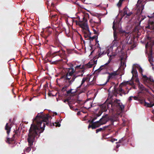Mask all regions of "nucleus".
I'll use <instances>...</instances> for the list:
<instances>
[{
	"label": "nucleus",
	"instance_id": "obj_35",
	"mask_svg": "<svg viewBox=\"0 0 154 154\" xmlns=\"http://www.w3.org/2000/svg\"><path fill=\"white\" fill-rule=\"evenodd\" d=\"M132 98H133V99L135 100H140V99L139 98V97H137L136 96H132Z\"/></svg>",
	"mask_w": 154,
	"mask_h": 154
},
{
	"label": "nucleus",
	"instance_id": "obj_55",
	"mask_svg": "<svg viewBox=\"0 0 154 154\" xmlns=\"http://www.w3.org/2000/svg\"><path fill=\"white\" fill-rule=\"evenodd\" d=\"M152 62H150V64H151V66H153V64L152 63Z\"/></svg>",
	"mask_w": 154,
	"mask_h": 154
},
{
	"label": "nucleus",
	"instance_id": "obj_28",
	"mask_svg": "<svg viewBox=\"0 0 154 154\" xmlns=\"http://www.w3.org/2000/svg\"><path fill=\"white\" fill-rule=\"evenodd\" d=\"M68 105H69L70 108L71 109H72L73 110H78V109L77 108L75 109L74 108H73V106H72L70 102H68Z\"/></svg>",
	"mask_w": 154,
	"mask_h": 154
},
{
	"label": "nucleus",
	"instance_id": "obj_6",
	"mask_svg": "<svg viewBox=\"0 0 154 154\" xmlns=\"http://www.w3.org/2000/svg\"><path fill=\"white\" fill-rule=\"evenodd\" d=\"M117 116H103L99 120L98 125L97 127H99L101 125L104 124L109 120L111 123H113L115 121H116L118 118Z\"/></svg>",
	"mask_w": 154,
	"mask_h": 154
},
{
	"label": "nucleus",
	"instance_id": "obj_29",
	"mask_svg": "<svg viewBox=\"0 0 154 154\" xmlns=\"http://www.w3.org/2000/svg\"><path fill=\"white\" fill-rule=\"evenodd\" d=\"M135 67H137L138 69L139 70V72L142 75H143L142 72H143V69L142 68L140 67V66H136Z\"/></svg>",
	"mask_w": 154,
	"mask_h": 154
},
{
	"label": "nucleus",
	"instance_id": "obj_37",
	"mask_svg": "<svg viewBox=\"0 0 154 154\" xmlns=\"http://www.w3.org/2000/svg\"><path fill=\"white\" fill-rule=\"evenodd\" d=\"M92 15L94 16H96L97 17H99V15L98 14H97V13H94V14H93Z\"/></svg>",
	"mask_w": 154,
	"mask_h": 154
},
{
	"label": "nucleus",
	"instance_id": "obj_22",
	"mask_svg": "<svg viewBox=\"0 0 154 154\" xmlns=\"http://www.w3.org/2000/svg\"><path fill=\"white\" fill-rule=\"evenodd\" d=\"M144 105L148 107H152L153 106H154V103L152 104V103H149L146 102H145L144 103Z\"/></svg>",
	"mask_w": 154,
	"mask_h": 154
},
{
	"label": "nucleus",
	"instance_id": "obj_27",
	"mask_svg": "<svg viewBox=\"0 0 154 154\" xmlns=\"http://www.w3.org/2000/svg\"><path fill=\"white\" fill-rule=\"evenodd\" d=\"M58 34L57 33H56L55 35V40L57 42H59V38H58Z\"/></svg>",
	"mask_w": 154,
	"mask_h": 154
},
{
	"label": "nucleus",
	"instance_id": "obj_51",
	"mask_svg": "<svg viewBox=\"0 0 154 154\" xmlns=\"http://www.w3.org/2000/svg\"><path fill=\"white\" fill-rule=\"evenodd\" d=\"M151 119L153 120H154V116H152L151 117Z\"/></svg>",
	"mask_w": 154,
	"mask_h": 154
},
{
	"label": "nucleus",
	"instance_id": "obj_26",
	"mask_svg": "<svg viewBox=\"0 0 154 154\" xmlns=\"http://www.w3.org/2000/svg\"><path fill=\"white\" fill-rule=\"evenodd\" d=\"M114 93L113 94V95H114L116 97H117L118 93V89L116 88V86L115 85L114 87Z\"/></svg>",
	"mask_w": 154,
	"mask_h": 154
},
{
	"label": "nucleus",
	"instance_id": "obj_45",
	"mask_svg": "<svg viewBox=\"0 0 154 154\" xmlns=\"http://www.w3.org/2000/svg\"><path fill=\"white\" fill-rule=\"evenodd\" d=\"M149 62H152V58H150L149 59Z\"/></svg>",
	"mask_w": 154,
	"mask_h": 154
},
{
	"label": "nucleus",
	"instance_id": "obj_39",
	"mask_svg": "<svg viewBox=\"0 0 154 154\" xmlns=\"http://www.w3.org/2000/svg\"><path fill=\"white\" fill-rule=\"evenodd\" d=\"M116 140H116L115 139H112L110 140V141L112 143H113Z\"/></svg>",
	"mask_w": 154,
	"mask_h": 154
},
{
	"label": "nucleus",
	"instance_id": "obj_41",
	"mask_svg": "<svg viewBox=\"0 0 154 154\" xmlns=\"http://www.w3.org/2000/svg\"><path fill=\"white\" fill-rule=\"evenodd\" d=\"M132 96H130L129 97V98L128 99V101H129V102L131 101L132 100Z\"/></svg>",
	"mask_w": 154,
	"mask_h": 154
},
{
	"label": "nucleus",
	"instance_id": "obj_49",
	"mask_svg": "<svg viewBox=\"0 0 154 154\" xmlns=\"http://www.w3.org/2000/svg\"><path fill=\"white\" fill-rule=\"evenodd\" d=\"M77 91V90H75L74 91H72V94H73V93H76V92Z\"/></svg>",
	"mask_w": 154,
	"mask_h": 154
},
{
	"label": "nucleus",
	"instance_id": "obj_58",
	"mask_svg": "<svg viewBox=\"0 0 154 154\" xmlns=\"http://www.w3.org/2000/svg\"><path fill=\"white\" fill-rule=\"evenodd\" d=\"M146 84H147V85H148V84H149V83H145Z\"/></svg>",
	"mask_w": 154,
	"mask_h": 154
},
{
	"label": "nucleus",
	"instance_id": "obj_8",
	"mask_svg": "<svg viewBox=\"0 0 154 154\" xmlns=\"http://www.w3.org/2000/svg\"><path fill=\"white\" fill-rule=\"evenodd\" d=\"M107 54L108 56L109 57V60L106 63V64H105L104 65L100 66L98 69L95 71V72H97V71H98V72H101L103 70L105 71L106 72V71L107 69H108V65L110 63L111 60H112L111 57L112 56V55H109V53H107ZM105 73H106V72H105Z\"/></svg>",
	"mask_w": 154,
	"mask_h": 154
},
{
	"label": "nucleus",
	"instance_id": "obj_1",
	"mask_svg": "<svg viewBox=\"0 0 154 154\" xmlns=\"http://www.w3.org/2000/svg\"><path fill=\"white\" fill-rule=\"evenodd\" d=\"M51 116H36L33 119V124H32L29 130L27 141L29 146L26 147L24 151L29 152L31 150V146L35 137H38L40 134L43 132L45 125L48 126H55L56 127H60L59 122H55L52 123L51 122Z\"/></svg>",
	"mask_w": 154,
	"mask_h": 154
},
{
	"label": "nucleus",
	"instance_id": "obj_23",
	"mask_svg": "<svg viewBox=\"0 0 154 154\" xmlns=\"http://www.w3.org/2000/svg\"><path fill=\"white\" fill-rule=\"evenodd\" d=\"M14 140V139L13 138H12L11 139H10L9 138H8L6 141V142L9 144H12V142Z\"/></svg>",
	"mask_w": 154,
	"mask_h": 154
},
{
	"label": "nucleus",
	"instance_id": "obj_43",
	"mask_svg": "<svg viewBox=\"0 0 154 154\" xmlns=\"http://www.w3.org/2000/svg\"><path fill=\"white\" fill-rule=\"evenodd\" d=\"M63 102H64V103H66V102H68H68H70L69 101V100H68V99H65V100H64L63 101Z\"/></svg>",
	"mask_w": 154,
	"mask_h": 154
},
{
	"label": "nucleus",
	"instance_id": "obj_38",
	"mask_svg": "<svg viewBox=\"0 0 154 154\" xmlns=\"http://www.w3.org/2000/svg\"><path fill=\"white\" fill-rule=\"evenodd\" d=\"M41 113H42V114H41V115H40V116H49V114H46V115H44V114H43V112H40ZM39 113H38L37 115V116H39Z\"/></svg>",
	"mask_w": 154,
	"mask_h": 154
},
{
	"label": "nucleus",
	"instance_id": "obj_33",
	"mask_svg": "<svg viewBox=\"0 0 154 154\" xmlns=\"http://www.w3.org/2000/svg\"><path fill=\"white\" fill-rule=\"evenodd\" d=\"M136 78V79H135V82H136V83H137V84L138 85H139V84H140V82H139V79L138 78V77H136L135 78Z\"/></svg>",
	"mask_w": 154,
	"mask_h": 154
},
{
	"label": "nucleus",
	"instance_id": "obj_4",
	"mask_svg": "<svg viewBox=\"0 0 154 154\" xmlns=\"http://www.w3.org/2000/svg\"><path fill=\"white\" fill-rule=\"evenodd\" d=\"M89 17V15L88 13H86L83 14V21L76 22V24L82 28V31L84 33V37L85 38H89V37L91 34L87 23V18Z\"/></svg>",
	"mask_w": 154,
	"mask_h": 154
},
{
	"label": "nucleus",
	"instance_id": "obj_12",
	"mask_svg": "<svg viewBox=\"0 0 154 154\" xmlns=\"http://www.w3.org/2000/svg\"><path fill=\"white\" fill-rule=\"evenodd\" d=\"M49 29H46L43 31L44 34L43 37L45 39L47 38V37L51 34L52 33V30Z\"/></svg>",
	"mask_w": 154,
	"mask_h": 154
},
{
	"label": "nucleus",
	"instance_id": "obj_18",
	"mask_svg": "<svg viewBox=\"0 0 154 154\" xmlns=\"http://www.w3.org/2000/svg\"><path fill=\"white\" fill-rule=\"evenodd\" d=\"M143 76V78L145 83H149L151 82V79L147 77L146 75H142Z\"/></svg>",
	"mask_w": 154,
	"mask_h": 154
},
{
	"label": "nucleus",
	"instance_id": "obj_21",
	"mask_svg": "<svg viewBox=\"0 0 154 154\" xmlns=\"http://www.w3.org/2000/svg\"><path fill=\"white\" fill-rule=\"evenodd\" d=\"M119 32L120 33V34L125 35V36H127L128 34V33L126 32L125 31L121 29L119 30Z\"/></svg>",
	"mask_w": 154,
	"mask_h": 154
},
{
	"label": "nucleus",
	"instance_id": "obj_64",
	"mask_svg": "<svg viewBox=\"0 0 154 154\" xmlns=\"http://www.w3.org/2000/svg\"><path fill=\"white\" fill-rule=\"evenodd\" d=\"M14 135L13 136V137H14Z\"/></svg>",
	"mask_w": 154,
	"mask_h": 154
},
{
	"label": "nucleus",
	"instance_id": "obj_46",
	"mask_svg": "<svg viewBox=\"0 0 154 154\" xmlns=\"http://www.w3.org/2000/svg\"><path fill=\"white\" fill-rule=\"evenodd\" d=\"M129 40L127 42V43H128V44H131V38H130V41H129Z\"/></svg>",
	"mask_w": 154,
	"mask_h": 154
},
{
	"label": "nucleus",
	"instance_id": "obj_9",
	"mask_svg": "<svg viewBox=\"0 0 154 154\" xmlns=\"http://www.w3.org/2000/svg\"><path fill=\"white\" fill-rule=\"evenodd\" d=\"M136 6L137 9V14H141L144 8V4L141 1V0H138Z\"/></svg>",
	"mask_w": 154,
	"mask_h": 154
},
{
	"label": "nucleus",
	"instance_id": "obj_20",
	"mask_svg": "<svg viewBox=\"0 0 154 154\" xmlns=\"http://www.w3.org/2000/svg\"><path fill=\"white\" fill-rule=\"evenodd\" d=\"M108 127L107 126H105L103 127L102 128H100L96 130V133H98L99 132L104 131L106 127Z\"/></svg>",
	"mask_w": 154,
	"mask_h": 154
},
{
	"label": "nucleus",
	"instance_id": "obj_14",
	"mask_svg": "<svg viewBox=\"0 0 154 154\" xmlns=\"http://www.w3.org/2000/svg\"><path fill=\"white\" fill-rule=\"evenodd\" d=\"M146 28L152 30L154 32V22L149 21L148 24L146 27Z\"/></svg>",
	"mask_w": 154,
	"mask_h": 154
},
{
	"label": "nucleus",
	"instance_id": "obj_16",
	"mask_svg": "<svg viewBox=\"0 0 154 154\" xmlns=\"http://www.w3.org/2000/svg\"><path fill=\"white\" fill-rule=\"evenodd\" d=\"M115 22L114 21L113 22V25L112 26V28L113 30V36L114 40H117L118 37L117 35V32H116V28L115 27Z\"/></svg>",
	"mask_w": 154,
	"mask_h": 154
},
{
	"label": "nucleus",
	"instance_id": "obj_11",
	"mask_svg": "<svg viewBox=\"0 0 154 154\" xmlns=\"http://www.w3.org/2000/svg\"><path fill=\"white\" fill-rule=\"evenodd\" d=\"M128 8L125 7L122 11L121 10L119 11V14L122 18L125 15H126L127 16H129L132 14V13L131 12L128 13Z\"/></svg>",
	"mask_w": 154,
	"mask_h": 154
},
{
	"label": "nucleus",
	"instance_id": "obj_60",
	"mask_svg": "<svg viewBox=\"0 0 154 154\" xmlns=\"http://www.w3.org/2000/svg\"><path fill=\"white\" fill-rule=\"evenodd\" d=\"M152 113L154 114V110L152 111Z\"/></svg>",
	"mask_w": 154,
	"mask_h": 154
},
{
	"label": "nucleus",
	"instance_id": "obj_17",
	"mask_svg": "<svg viewBox=\"0 0 154 154\" xmlns=\"http://www.w3.org/2000/svg\"><path fill=\"white\" fill-rule=\"evenodd\" d=\"M98 55L97 57V58L101 57L103 55L106 54V52H105L104 51H101V48L100 47H99V49L98 51Z\"/></svg>",
	"mask_w": 154,
	"mask_h": 154
},
{
	"label": "nucleus",
	"instance_id": "obj_3",
	"mask_svg": "<svg viewBox=\"0 0 154 154\" xmlns=\"http://www.w3.org/2000/svg\"><path fill=\"white\" fill-rule=\"evenodd\" d=\"M120 100L116 99L113 102L111 101L109 102L106 101L103 104L100 106V110L98 114L96 116H100L102 113L107 111V109L110 107V106L113 108L119 109L120 112H122L124 108V106L121 103H120Z\"/></svg>",
	"mask_w": 154,
	"mask_h": 154
},
{
	"label": "nucleus",
	"instance_id": "obj_56",
	"mask_svg": "<svg viewBox=\"0 0 154 154\" xmlns=\"http://www.w3.org/2000/svg\"><path fill=\"white\" fill-rule=\"evenodd\" d=\"M52 94L51 93H48V95L49 96H51Z\"/></svg>",
	"mask_w": 154,
	"mask_h": 154
},
{
	"label": "nucleus",
	"instance_id": "obj_44",
	"mask_svg": "<svg viewBox=\"0 0 154 154\" xmlns=\"http://www.w3.org/2000/svg\"><path fill=\"white\" fill-rule=\"evenodd\" d=\"M107 135V134H102V137L103 138H105L106 136Z\"/></svg>",
	"mask_w": 154,
	"mask_h": 154
},
{
	"label": "nucleus",
	"instance_id": "obj_13",
	"mask_svg": "<svg viewBox=\"0 0 154 154\" xmlns=\"http://www.w3.org/2000/svg\"><path fill=\"white\" fill-rule=\"evenodd\" d=\"M131 72L133 75V77L131 80H133V77H134L135 78L138 77L137 72V71L136 67H133Z\"/></svg>",
	"mask_w": 154,
	"mask_h": 154
},
{
	"label": "nucleus",
	"instance_id": "obj_19",
	"mask_svg": "<svg viewBox=\"0 0 154 154\" xmlns=\"http://www.w3.org/2000/svg\"><path fill=\"white\" fill-rule=\"evenodd\" d=\"M11 127L9 126L8 123H7L5 126V129L7 131V133L8 135L10 133L11 129Z\"/></svg>",
	"mask_w": 154,
	"mask_h": 154
},
{
	"label": "nucleus",
	"instance_id": "obj_34",
	"mask_svg": "<svg viewBox=\"0 0 154 154\" xmlns=\"http://www.w3.org/2000/svg\"><path fill=\"white\" fill-rule=\"evenodd\" d=\"M88 79V77H85V78H83L82 81L81 85H82Z\"/></svg>",
	"mask_w": 154,
	"mask_h": 154
},
{
	"label": "nucleus",
	"instance_id": "obj_62",
	"mask_svg": "<svg viewBox=\"0 0 154 154\" xmlns=\"http://www.w3.org/2000/svg\"><path fill=\"white\" fill-rule=\"evenodd\" d=\"M93 52V51H92L91 53V54Z\"/></svg>",
	"mask_w": 154,
	"mask_h": 154
},
{
	"label": "nucleus",
	"instance_id": "obj_7",
	"mask_svg": "<svg viewBox=\"0 0 154 154\" xmlns=\"http://www.w3.org/2000/svg\"><path fill=\"white\" fill-rule=\"evenodd\" d=\"M107 71L106 72V73H105L106 71H105L103 70L101 72H98V71H97V72H95L96 73H97V72H100L101 74H106L107 73L109 75L108 77L107 78V80L106 81V82L105 84H103V85H105L109 81V80L110 79H112L114 78L116 76L119 75V74L118 72L117 71H114L113 72H107Z\"/></svg>",
	"mask_w": 154,
	"mask_h": 154
},
{
	"label": "nucleus",
	"instance_id": "obj_24",
	"mask_svg": "<svg viewBox=\"0 0 154 154\" xmlns=\"http://www.w3.org/2000/svg\"><path fill=\"white\" fill-rule=\"evenodd\" d=\"M127 82L128 83V84H130V85H131L132 86H133L134 87V89H135V87L133 80H131L130 82L128 81Z\"/></svg>",
	"mask_w": 154,
	"mask_h": 154
},
{
	"label": "nucleus",
	"instance_id": "obj_2",
	"mask_svg": "<svg viewBox=\"0 0 154 154\" xmlns=\"http://www.w3.org/2000/svg\"><path fill=\"white\" fill-rule=\"evenodd\" d=\"M97 60L93 61L91 62H89L88 63L81 66V65L77 66L75 67V69H79V71H82V73L80 75H76L75 74V71L72 68H71L69 69L68 72L66 74L63 75L62 78L64 79L63 80V87L62 88L61 91L62 92H64L66 91V89L71 85L75 81V78L79 76H83V72L84 71V70L87 68H90L92 67L94 65L96 64L97 63Z\"/></svg>",
	"mask_w": 154,
	"mask_h": 154
},
{
	"label": "nucleus",
	"instance_id": "obj_54",
	"mask_svg": "<svg viewBox=\"0 0 154 154\" xmlns=\"http://www.w3.org/2000/svg\"><path fill=\"white\" fill-rule=\"evenodd\" d=\"M120 93H119V95H120L121 96H122V93H122V92H120Z\"/></svg>",
	"mask_w": 154,
	"mask_h": 154
},
{
	"label": "nucleus",
	"instance_id": "obj_15",
	"mask_svg": "<svg viewBox=\"0 0 154 154\" xmlns=\"http://www.w3.org/2000/svg\"><path fill=\"white\" fill-rule=\"evenodd\" d=\"M138 88L140 91L138 93L139 94L143 92L144 91H148V89L145 88L143 85L141 84H140L138 85Z\"/></svg>",
	"mask_w": 154,
	"mask_h": 154
},
{
	"label": "nucleus",
	"instance_id": "obj_48",
	"mask_svg": "<svg viewBox=\"0 0 154 154\" xmlns=\"http://www.w3.org/2000/svg\"><path fill=\"white\" fill-rule=\"evenodd\" d=\"M45 39V43L47 44V42H48V40L47 39V38Z\"/></svg>",
	"mask_w": 154,
	"mask_h": 154
},
{
	"label": "nucleus",
	"instance_id": "obj_40",
	"mask_svg": "<svg viewBox=\"0 0 154 154\" xmlns=\"http://www.w3.org/2000/svg\"><path fill=\"white\" fill-rule=\"evenodd\" d=\"M89 103L90 106L88 107V108H90L91 107H92V102H89Z\"/></svg>",
	"mask_w": 154,
	"mask_h": 154
},
{
	"label": "nucleus",
	"instance_id": "obj_42",
	"mask_svg": "<svg viewBox=\"0 0 154 154\" xmlns=\"http://www.w3.org/2000/svg\"><path fill=\"white\" fill-rule=\"evenodd\" d=\"M93 31H94V34H97V35L98 34V32H97L96 31V30H95L94 29H93Z\"/></svg>",
	"mask_w": 154,
	"mask_h": 154
},
{
	"label": "nucleus",
	"instance_id": "obj_5",
	"mask_svg": "<svg viewBox=\"0 0 154 154\" xmlns=\"http://www.w3.org/2000/svg\"><path fill=\"white\" fill-rule=\"evenodd\" d=\"M65 51L63 50H60L55 51L53 53H52L51 51L48 52L46 54V57L45 59V60L47 61V62H50L51 64H56L59 61H60L61 60H58L51 62V61H50L48 57H53L56 55H59L60 57H62L63 55H64L65 54Z\"/></svg>",
	"mask_w": 154,
	"mask_h": 154
},
{
	"label": "nucleus",
	"instance_id": "obj_57",
	"mask_svg": "<svg viewBox=\"0 0 154 154\" xmlns=\"http://www.w3.org/2000/svg\"><path fill=\"white\" fill-rule=\"evenodd\" d=\"M124 122L125 123V125H127L128 124L127 122Z\"/></svg>",
	"mask_w": 154,
	"mask_h": 154
},
{
	"label": "nucleus",
	"instance_id": "obj_31",
	"mask_svg": "<svg viewBox=\"0 0 154 154\" xmlns=\"http://www.w3.org/2000/svg\"><path fill=\"white\" fill-rule=\"evenodd\" d=\"M118 91L119 92H122V93H123L124 94H126V93H125V91L122 89L121 87L120 86V85L119 87Z\"/></svg>",
	"mask_w": 154,
	"mask_h": 154
},
{
	"label": "nucleus",
	"instance_id": "obj_53",
	"mask_svg": "<svg viewBox=\"0 0 154 154\" xmlns=\"http://www.w3.org/2000/svg\"><path fill=\"white\" fill-rule=\"evenodd\" d=\"M120 146V145H119L117 144V145L116 146V147L117 148H118Z\"/></svg>",
	"mask_w": 154,
	"mask_h": 154
},
{
	"label": "nucleus",
	"instance_id": "obj_47",
	"mask_svg": "<svg viewBox=\"0 0 154 154\" xmlns=\"http://www.w3.org/2000/svg\"><path fill=\"white\" fill-rule=\"evenodd\" d=\"M39 89H40V88L39 87H38V89H37L36 90V92L37 93H38V91L39 90Z\"/></svg>",
	"mask_w": 154,
	"mask_h": 154
},
{
	"label": "nucleus",
	"instance_id": "obj_52",
	"mask_svg": "<svg viewBox=\"0 0 154 154\" xmlns=\"http://www.w3.org/2000/svg\"><path fill=\"white\" fill-rule=\"evenodd\" d=\"M80 113H81V112H80V111H79V112H77V115H80Z\"/></svg>",
	"mask_w": 154,
	"mask_h": 154
},
{
	"label": "nucleus",
	"instance_id": "obj_36",
	"mask_svg": "<svg viewBox=\"0 0 154 154\" xmlns=\"http://www.w3.org/2000/svg\"><path fill=\"white\" fill-rule=\"evenodd\" d=\"M121 66H124L125 65V63L124 62H123L122 61V60H121ZM125 66H126V65H125Z\"/></svg>",
	"mask_w": 154,
	"mask_h": 154
},
{
	"label": "nucleus",
	"instance_id": "obj_32",
	"mask_svg": "<svg viewBox=\"0 0 154 154\" xmlns=\"http://www.w3.org/2000/svg\"><path fill=\"white\" fill-rule=\"evenodd\" d=\"M73 90L72 89H70V90L66 92V94L67 95H69L70 94H72V91Z\"/></svg>",
	"mask_w": 154,
	"mask_h": 154
},
{
	"label": "nucleus",
	"instance_id": "obj_61",
	"mask_svg": "<svg viewBox=\"0 0 154 154\" xmlns=\"http://www.w3.org/2000/svg\"><path fill=\"white\" fill-rule=\"evenodd\" d=\"M87 103V101H86L85 102V103L86 104V103Z\"/></svg>",
	"mask_w": 154,
	"mask_h": 154
},
{
	"label": "nucleus",
	"instance_id": "obj_30",
	"mask_svg": "<svg viewBox=\"0 0 154 154\" xmlns=\"http://www.w3.org/2000/svg\"><path fill=\"white\" fill-rule=\"evenodd\" d=\"M118 40H114L113 41L112 44L114 46H117V44L118 43Z\"/></svg>",
	"mask_w": 154,
	"mask_h": 154
},
{
	"label": "nucleus",
	"instance_id": "obj_59",
	"mask_svg": "<svg viewBox=\"0 0 154 154\" xmlns=\"http://www.w3.org/2000/svg\"><path fill=\"white\" fill-rule=\"evenodd\" d=\"M103 116H108V114H105Z\"/></svg>",
	"mask_w": 154,
	"mask_h": 154
},
{
	"label": "nucleus",
	"instance_id": "obj_50",
	"mask_svg": "<svg viewBox=\"0 0 154 154\" xmlns=\"http://www.w3.org/2000/svg\"><path fill=\"white\" fill-rule=\"evenodd\" d=\"M54 114H55V115H57V113L56 112H53V116H54Z\"/></svg>",
	"mask_w": 154,
	"mask_h": 154
},
{
	"label": "nucleus",
	"instance_id": "obj_25",
	"mask_svg": "<svg viewBox=\"0 0 154 154\" xmlns=\"http://www.w3.org/2000/svg\"><path fill=\"white\" fill-rule=\"evenodd\" d=\"M97 39V35H94V36L91 37L90 36L89 37V38L87 39H89L90 41H92L94 39Z\"/></svg>",
	"mask_w": 154,
	"mask_h": 154
},
{
	"label": "nucleus",
	"instance_id": "obj_10",
	"mask_svg": "<svg viewBox=\"0 0 154 154\" xmlns=\"http://www.w3.org/2000/svg\"><path fill=\"white\" fill-rule=\"evenodd\" d=\"M97 117L94 118L92 120H89L88 121V122L90 123L88 126V128H91L92 129H94L98 128L97 127L98 125L99 122V120L96 122H94V121L97 119Z\"/></svg>",
	"mask_w": 154,
	"mask_h": 154
},
{
	"label": "nucleus",
	"instance_id": "obj_63",
	"mask_svg": "<svg viewBox=\"0 0 154 154\" xmlns=\"http://www.w3.org/2000/svg\"><path fill=\"white\" fill-rule=\"evenodd\" d=\"M118 113V114L119 115H120V114H119V113Z\"/></svg>",
	"mask_w": 154,
	"mask_h": 154
}]
</instances>
